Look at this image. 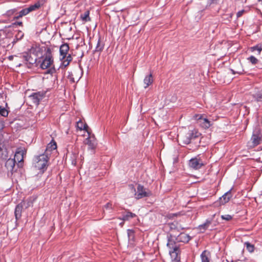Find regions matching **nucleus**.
<instances>
[{"label":"nucleus","mask_w":262,"mask_h":262,"mask_svg":"<svg viewBox=\"0 0 262 262\" xmlns=\"http://www.w3.org/2000/svg\"><path fill=\"white\" fill-rule=\"evenodd\" d=\"M14 152V158L13 159H9L7 160L5 163V166L6 167L8 170V174L9 175L10 172L12 175L13 172H16V170H14V166L15 164V157L16 156V151Z\"/></svg>","instance_id":"12"},{"label":"nucleus","mask_w":262,"mask_h":262,"mask_svg":"<svg viewBox=\"0 0 262 262\" xmlns=\"http://www.w3.org/2000/svg\"><path fill=\"white\" fill-rule=\"evenodd\" d=\"M89 11H85L83 14H81L80 17L83 21L86 22L91 20Z\"/></svg>","instance_id":"26"},{"label":"nucleus","mask_w":262,"mask_h":262,"mask_svg":"<svg viewBox=\"0 0 262 262\" xmlns=\"http://www.w3.org/2000/svg\"><path fill=\"white\" fill-rule=\"evenodd\" d=\"M76 157H77L76 154H74V159L72 161V163L74 165H76Z\"/></svg>","instance_id":"40"},{"label":"nucleus","mask_w":262,"mask_h":262,"mask_svg":"<svg viewBox=\"0 0 262 262\" xmlns=\"http://www.w3.org/2000/svg\"><path fill=\"white\" fill-rule=\"evenodd\" d=\"M41 6L40 2H38L34 5L30 6L29 7L22 9L19 12V14L17 16V19L19 17H21L24 16L26 15L29 13L35 11L38 9Z\"/></svg>","instance_id":"8"},{"label":"nucleus","mask_w":262,"mask_h":262,"mask_svg":"<svg viewBox=\"0 0 262 262\" xmlns=\"http://www.w3.org/2000/svg\"><path fill=\"white\" fill-rule=\"evenodd\" d=\"M17 25L22 26H23V23L21 22V21H17Z\"/></svg>","instance_id":"44"},{"label":"nucleus","mask_w":262,"mask_h":262,"mask_svg":"<svg viewBox=\"0 0 262 262\" xmlns=\"http://www.w3.org/2000/svg\"><path fill=\"white\" fill-rule=\"evenodd\" d=\"M221 218L223 220L229 221L232 219V216L229 214H225L221 215Z\"/></svg>","instance_id":"32"},{"label":"nucleus","mask_w":262,"mask_h":262,"mask_svg":"<svg viewBox=\"0 0 262 262\" xmlns=\"http://www.w3.org/2000/svg\"><path fill=\"white\" fill-rule=\"evenodd\" d=\"M154 81L152 73H150L149 75L146 76L144 79V84H145L144 88H147L148 86L151 85Z\"/></svg>","instance_id":"21"},{"label":"nucleus","mask_w":262,"mask_h":262,"mask_svg":"<svg viewBox=\"0 0 262 262\" xmlns=\"http://www.w3.org/2000/svg\"><path fill=\"white\" fill-rule=\"evenodd\" d=\"M177 215H178V214H170L168 215V217L169 218H171L173 216H177Z\"/></svg>","instance_id":"42"},{"label":"nucleus","mask_w":262,"mask_h":262,"mask_svg":"<svg viewBox=\"0 0 262 262\" xmlns=\"http://www.w3.org/2000/svg\"><path fill=\"white\" fill-rule=\"evenodd\" d=\"M104 46V43L101 41V39L99 38L97 42V44L95 49V51L100 52H101L103 50Z\"/></svg>","instance_id":"25"},{"label":"nucleus","mask_w":262,"mask_h":262,"mask_svg":"<svg viewBox=\"0 0 262 262\" xmlns=\"http://www.w3.org/2000/svg\"><path fill=\"white\" fill-rule=\"evenodd\" d=\"M0 115L3 117H6L8 115V111L2 106H0Z\"/></svg>","instance_id":"30"},{"label":"nucleus","mask_w":262,"mask_h":262,"mask_svg":"<svg viewBox=\"0 0 262 262\" xmlns=\"http://www.w3.org/2000/svg\"><path fill=\"white\" fill-rule=\"evenodd\" d=\"M65 59H66L68 62H70L72 60L73 58L71 56V55L69 54L68 56H66Z\"/></svg>","instance_id":"37"},{"label":"nucleus","mask_w":262,"mask_h":262,"mask_svg":"<svg viewBox=\"0 0 262 262\" xmlns=\"http://www.w3.org/2000/svg\"><path fill=\"white\" fill-rule=\"evenodd\" d=\"M77 127L80 130H84L86 131L90 135V133L89 131V126L85 123H84L82 120H80L77 122Z\"/></svg>","instance_id":"20"},{"label":"nucleus","mask_w":262,"mask_h":262,"mask_svg":"<svg viewBox=\"0 0 262 262\" xmlns=\"http://www.w3.org/2000/svg\"><path fill=\"white\" fill-rule=\"evenodd\" d=\"M129 188L133 193H134L137 199H140L144 197L149 196V193L145 191L144 186L139 184L137 187V192H136V189L133 185H129Z\"/></svg>","instance_id":"5"},{"label":"nucleus","mask_w":262,"mask_h":262,"mask_svg":"<svg viewBox=\"0 0 262 262\" xmlns=\"http://www.w3.org/2000/svg\"><path fill=\"white\" fill-rule=\"evenodd\" d=\"M248 60L252 64H256L258 62V59L253 56H250Z\"/></svg>","instance_id":"31"},{"label":"nucleus","mask_w":262,"mask_h":262,"mask_svg":"<svg viewBox=\"0 0 262 262\" xmlns=\"http://www.w3.org/2000/svg\"><path fill=\"white\" fill-rule=\"evenodd\" d=\"M215 214H213V215H212V218H213V217L215 216Z\"/></svg>","instance_id":"50"},{"label":"nucleus","mask_w":262,"mask_h":262,"mask_svg":"<svg viewBox=\"0 0 262 262\" xmlns=\"http://www.w3.org/2000/svg\"><path fill=\"white\" fill-rule=\"evenodd\" d=\"M29 52L23 53L22 56L26 64H33L37 60L38 53L40 51V48L37 45H33L30 49Z\"/></svg>","instance_id":"3"},{"label":"nucleus","mask_w":262,"mask_h":262,"mask_svg":"<svg viewBox=\"0 0 262 262\" xmlns=\"http://www.w3.org/2000/svg\"><path fill=\"white\" fill-rule=\"evenodd\" d=\"M84 143L88 145L89 149L93 150H95L97 145L96 139L95 137L90 136L85 139Z\"/></svg>","instance_id":"13"},{"label":"nucleus","mask_w":262,"mask_h":262,"mask_svg":"<svg viewBox=\"0 0 262 262\" xmlns=\"http://www.w3.org/2000/svg\"><path fill=\"white\" fill-rule=\"evenodd\" d=\"M62 60V63H63V65L64 66V67H67L70 62H68L66 59H62V58L61 59Z\"/></svg>","instance_id":"36"},{"label":"nucleus","mask_w":262,"mask_h":262,"mask_svg":"<svg viewBox=\"0 0 262 262\" xmlns=\"http://www.w3.org/2000/svg\"><path fill=\"white\" fill-rule=\"evenodd\" d=\"M231 72H232V74H235V72H234V70H231Z\"/></svg>","instance_id":"45"},{"label":"nucleus","mask_w":262,"mask_h":262,"mask_svg":"<svg viewBox=\"0 0 262 262\" xmlns=\"http://www.w3.org/2000/svg\"><path fill=\"white\" fill-rule=\"evenodd\" d=\"M24 36V33L22 31H17V40L21 39Z\"/></svg>","instance_id":"33"},{"label":"nucleus","mask_w":262,"mask_h":262,"mask_svg":"<svg viewBox=\"0 0 262 262\" xmlns=\"http://www.w3.org/2000/svg\"><path fill=\"white\" fill-rule=\"evenodd\" d=\"M201 262H212L211 258V253L207 250H204L200 255Z\"/></svg>","instance_id":"17"},{"label":"nucleus","mask_w":262,"mask_h":262,"mask_svg":"<svg viewBox=\"0 0 262 262\" xmlns=\"http://www.w3.org/2000/svg\"><path fill=\"white\" fill-rule=\"evenodd\" d=\"M168 226L170 229V231L172 232L174 231H179L180 229H183V228H181L180 225L177 222H174L173 223H169Z\"/></svg>","instance_id":"22"},{"label":"nucleus","mask_w":262,"mask_h":262,"mask_svg":"<svg viewBox=\"0 0 262 262\" xmlns=\"http://www.w3.org/2000/svg\"><path fill=\"white\" fill-rule=\"evenodd\" d=\"M46 93L44 92H38L33 93L29 96V99L32 103L37 106L41 100L45 97Z\"/></svg>","instance_id":"7"},{"label":"nucleus","mask_w":262,"mask_h":262,"mask_svg":"<svg viewBox=\"0 0 262 262\" xmlns=\"http://www.w3.org/2000/svg\"><path fill=\"white\" fill-rule=\"evenodd\" d=\"M246 11L245 10H242L241 11H239L236 14L237 17H241L243 15V14Z\"/></svg>","instance_id":"35"},{"label":"nucleus","mask_w":262,"mask_h":262,"mask_svg":"<svg viewBox=\"0 0 262 262\" xmlns=\"http://www.w3.org/2000/svg\"><path fill=\"white\" fill-rule=\"evenodd\" d=\"M251 51L254 52L255 51H257V55H260V52L262 51V47L261 45H257L251 48Z\"/></svg>","instance_id":"29"},{"label":"nucleus","mask_w":262,"mask_h":262,"mask_svg":"<svg viewBox=\"0 0 262 262\" xmlns=\"http://www.w3.org/2000/svg\"><path fill=\"white\" fill-rule=\"evenodd\" d=\"M204 164L202 161V160L201 159L200 157H199V156H198L197 157H195L194 158H191L189 161V166L195 169L198 170L200 169L202 167L204 166Z\"/></svg>","instance_id":"9"},{"label":"nucleus","mask_w":262,"mask_h":262,"mask_svg":"<svg viewBox=\"0 0 262 262\" xmlns=\"http://www.w3.org/2000/svg\"><path fill=\"white\" fill-rule=\"evenodd\" d=\"M257 101H262V91H258L253 95Z\"/></svg>","instance_id":"27"},{"label":"nucleus","mask_w":262,"mask_h":262,"mask_svg":"<svg viewBox=\"0 0 262 262\" xmlns=\"http://www.w3.org/2000/svg\"><path fill=\"white\" fill-rule=\"evenodd\" d=\"M190 239L191 238L190 236L184 232L180 233L177 237H175L176 241L178 243L182 242L187 243L190 240Z\"/></svg>","instance_id":"14"},{"label":"nucleus","mask_w":262,"mask_h":262,"mask_svg":"<svg viewBox=\"0 0 262 262\" xmlns=\"http://www.w3.org/2000/svg\"><path fill=\"white\" fill-rule=\"evenodd\" d=\"M17 209L19 208V205L17 206Z\"/></svg>","instance_id":"52"},{"label":"nucleus","mask_w":262,"mask_h":262,"mask_svg":"<svg viewBox=\"0 0 262 262\" xmlns=\"http://www.w3.org/2000/svg\"><path fill=\"white\" fill-rule=\"evenodd\" d=\"M261 141L262 139L260 135L258 133H253L250 141L248 143V145L249 147L253 148L260 144Z\"/></svg>","instance_id":"11"},{"label":"nucleus","mask_w":262,"mask_h":262,"mask_svg":"<svg viewBox=\"0 0 262 262\" xmlns=\"http://www.w3.org/2000/svg\"><path fill=\"white\" fill-rule=\"evenodd\" d=\"M13 25H16V21H14L13 23Z\"/></svg>","instance_id":"49"},{"label":"nucleus","mask_w":262,"mask_h":262,"mask_svg":"<svg viewBox=\"0 0 262 262\" xmlns=\"http://www.w3.org/2000/svg\"><path fill=\"white\" fill-rule=\"evenodd\" d=\"M232 196V195L231 190L228 191L220 198V204L221 205L225 204L230 201Z\"/></svg>","instance_id":"16"},{"label":"nucleus","mask_w":262,"mask_h":262,"mask_svg":"<svg viewBox=\"0 0 262 262\" xmlns=\"http://www.w3.org/2000/svg\"><path fill=\"white\" fill-rule=\"evenodd\" d=\"M16 14H14L13 18L15 19L16 18Z\"/></svg>","instance_id":"47"},{"label":"nucleus","mask_w":262,"mask_h":262,"mask_svg":"<svg viewBox=\"0 0 262 262\" xmlns=\"http://www.w3.org/2000/svg\"><path fill=\"white\" fill-rule=\"evenodd\" d=\"M197 123L204 129H207L211 126L210 122L205 118L203 117V115L196 114L194 116Z\"/></svg>","instance_id":"10"},{"label":"nucleus","mask_w":262,"mask_h":262,"mask_svg":"<svg viewBox=\"0 0 262 262\" xmlns=\"http://www.w3.org/2000/svg\"><path fill=\"white\" fill-rule=\"evenodd\" d=\"M136 216V215L135 213L128 211L125 214H124L123 215L122 219L120 218V219L122 220L123 221H127L129 220L130 219L135 217Z\"/></svg>","instance_id":"24"},{"label":"nucleus","mask_w":262,"mask_h":262,"mask_svg":"<svg viewBox=\"0 0 262 262\" xmlns=\"http://www.w3.org/2000/svg\"><path fill=\"white\" fill-rule=\"evenodd\" d=\"M50 157L47 154H41L35 156L33 159L34 168L39 171V173L43 174L49 166Z\"/></svg>","instance_id":"2"},{"label":"nucleus","mask_w":262,"mask_h":262,"mask_svg":"<svg viewBox=\"0 0 262 262\" xmlns=\"http://www.w3.org/2000/svg\"><path fill=\"white\" fill-rule=\"evenodd\" d=\"M27 148L24 145H17V168H22L24 165V159L26 157Z\"/></svg>","instance_id":"4"},{"label":"nucleus","mask_w":262,"mask_h":262,"mask_svg":"<svg viewBox=\"0 0 262 262\" xmlns=\"http://www.w3.org/2000/svg\"><path fill=\"white\" fill-rule=\"evenodd\" d=\"M178 242L175 239V235L170 234L168 236L167 246L169 249V253L172 260L178 262L180 260V249Z\"/></svg>","instance_id":"1"},{"label":"nucleus","mask_w":262,"mask_h":262,"mask_svg":"<svg viewBox=\"0 0 262 262\" xmlns=\"http://www.w3.org/2000/svg\"><path fill=\"white\" fill-rule=\"evenodd\" d=\"M53 63V58L52 55L51 50L50 48L47 49L45 57L40 64L42 69L49 68Z\"/></svg>","instance_id":"6"},{"label":"nucleus","mask_w":262,"mask_h":262,"mask_svg":"<svg viewBox=\"0 0 262 262\" xmlns=\"http://www.w3.org/2000/svg\"><path fill=\"white\" fill-rule=\"evenodd\" d=\"M4 124L2 118H0V130H2L4 128Z\"/></svg>","instance_id":"38"},{"label":"nucleus","mask_w":262,"mask_h":262,"mask_svg":"<svg viewBox=\"0 0 262 262\" xmlns=\"http://www.w3.org/2000/svg\"><path fill=\"white\" fill-rule=\"evenodd\" d=\"M245 245L247 250L250 253L254 252L255 247L254 246L249 242H246Z\"/></svg>","instance_id":"28"},{"label":"nucleus","mask_w":262,"mask_h":262,"mask_svg":"<svg viewBox=\"0 0 262 262\" xmlns=\"http://www.w3.org/2000/svg\"><path fill=\"white\" fill-rule=\"evenodd\" d=\"M57 148V144L56 142L52 140L47 146L46 151L43 153V154H47L48 156L50 154V152L54 149H56Z\"/></svg>","instance_id":"18"},{"label":"nucleus","mask_w":262,"mask_h":262,"mask_svg":"<svg viewBox=\"0 0 262 262\" xmlns=\"http://www.w3.org/2000/svg\"><path fill=\"white\" fill-rule=\"evenodd\" d=\"M14 55H10L8 57V58L9 60H12L14 58Z\"/></svg>","instance_id":"43"},{"label":"nucleus","mask_w":262,"mask_h":262,"mask_svg":"<svg viewBox=\"0 0 262 262\" xmlns=\"http://www.w3.org/2000/svg\"><path fill=\"white\" fill-rule=\"evenodd\" d=\"M212 3H215L216 0H211Z\"/></svg>","instance_id":"48"},{"label":"nucleus","mask_w":262,"mask_h":262,"mask_svg":"<svg viewBox=\"0 0 262 262\" xmlns=\"http://www.w3.org/2000/svg\"><path fill=\"white\" fill-rule=\"evenodd\" d=\"M123 224H124V223H123V222H122V223H121L120 224V226H121V227H122V226H123Z\"/></svg>","instance_id":"46"},{"label":"nucleus","mask_w":262,"mask_h":262,"mask_svg":"<svg viewBox=\"0 0 262 262\" xmlns=\"http://www.w3.org/2000/svg\"><path fill=\"white\" fill-rule=\"evenodd\" d=\"M15 38L14 39L13 42H15Z\"/></svg>","instance_id":"51"},{"label":"nucleus","mask_w":262,"mask_h":262,"mask_svg":"<svg viewBox=\"0 0 262 262\" xmlns=\"http://www.w3.org/2000/svg\"><path fill=\"white\" fill-rule=\"evenodd\" d=\"M14 12H15V10L14 9L9 10L7 11V12L6 13V15H7L8 16H10L12 14H14Z\"/></svg>","instance_id":"34"},{"label":"nucleus","mask_w":262,"mask_h":262,"mask_svg":"<svg viewBox=\"0 0 262 262\" xmlns=\"http://www.w3.org/2000/svg\"><path fill=\"white\" fill-rule=\"evenodd\" d=\"M212 221V219L211 220H209V219L207 220L206 221L205 223H204L202 225H201L199 226V229L200 230H203L204 231H205L206 230H207L208 228L209 225L211 224Z\"/></svg>","instance_id":"23"},{"label":"nucleus","mask_w":262,"mask_h":262,"mask_svg":"<svg viewBox=\"0 0 262 262\" xmlns=\"http://www.w3.org/2000/svg\"><path fill=\"white\" fill-rule=\"evenodd\" d=\"M104 208L105 209H112V204L111 203H107L105 206Z\"/></svg>","instance_id":"39"},{"label":"nucleus","mask_w":262,"mask_h":262,"mask_svg":"<svg viewBox=\"0 0 262 262\" xmlns=\"http://www.w3.org/2000/svg\"><path fill=\"white\" fill-rule=\"evenodd\" d=\"M69 46L68 43H63L60 47V55L62 57V59H64L66 58L68 52L69 51Z\"/></svg>","instance_id":"15"},{"label":"nucleus","mask_w":262,"mask_h":262,"mask_svg":"<svg viewBox=\"0 0 262 262\" xmlns=\"http://www.w3.org/2000/svg\"><path fill=\"white\" fill-rule=\"evenodd\" d=\"M193 137V133L192 131H189L184 136L182 137V141L185 144H188L190 143L191 139Z\"/></svg>","instance_id":"19"},{"label":"nucleus","mask_w":262,"mask_h":262,"mask_svg":"<svg viewBox=\"0 0 262 262\" xmlns=\"http://www.w3.org/2000/svg\"><path fill=\"white\" fill-rule=\"evenodd\" d=\"M14 216L15 217V223H16V206H15V208H14Z\"/></svg>","instance_id":"41"}]
</instances>
